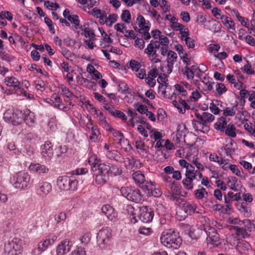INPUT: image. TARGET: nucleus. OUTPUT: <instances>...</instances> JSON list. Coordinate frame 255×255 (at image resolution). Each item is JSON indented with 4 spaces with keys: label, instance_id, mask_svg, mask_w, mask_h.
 <instances>
[{
    "label": "nucleus",
    "instance_id": "obj_49",
    "mask_svg": "<svg viewBox=\"0 0 255 255\" xmlns=\"http://www.w3.org/2000/svg\"><path fill=\"white\" fill-rule=\"evenodd\" d=\"M61 92L63 95L69 99H72L74 97V94L69 89L65 86H62L60 88Z\"/></svg>",
    "mask_w": 255,
    "mask_h": 255
},
{
    "label": "nucleus",
    "instance_id": "obj_63",
    "mask_svg": "<svg viewBox=\"0 0 255 255\" xmlns=\"http://www.w3.org/2000/svg\"><path fill=\"white\" fill-rule=\"evenodd\" d=\"M66 218V214L64 212H60L58 214L55 215V220L57 223H59L62 221H65Z\"/></svg>",
    "mask_w": 255,
    "mask_h": 255
},
{
    "label": "nucleus",
    "instance_id": "obj_53",
    "mask_svg": "<svg viewBox=\"0 0 255 255\" xmlns=\"http://www.w3.org/2000/svg\"><path fill=\"white\" fill-rule=\"evenodd\" d=\"M78 28L84 31V33H82V34H84L85 37H89L91 40H94L95 39V35L94 33L89 30V28H85L83 29L82 27H79Z\"/></svg>",
    "mask_w": 255,
    "mask_h": 255
},
{
    "label": "nucleus",
    "instance_id": "obj_59",
    "mask_svg": "<svg viewBox=\"0 0 255 255\" xmlns=\"http://www.w3.org/2000/svg\"><path fill=\"white\" fill-rule=\"evenodd\" d=\"M134 107L136 108V110L141 114H145L148 110L147 107L145 105H139L138 103L134 104Z\"/></svg>",
    "mask_w": 255,
    "mask_h": 255
},
{
    "label": "nucleus",
    "instance_id": "obj_46",
    "mask_svg": "<svg viewBox=\"0 0 255 255\" xmlns=\"http://www.w3.org/2000/svg\"><path fill=\"white\" fill-rule=\"evenodd\" d=\"M182 183L184 187L186 190H191L193 188V181L189 177H186V178L182 180Z\"/></svg>",
    "mask_w": 255,
    "mask_h": 255
},
{
    "label": "nucleus",
    "instance_id": "obj_45",
    "mask_svg": "<svg viewBox=\"0 0 255 255\" xmlns=\"http://www.w3.org/2000/svg\"><path fill=\"white\" fill-rule=\"evenodd\" d=\"M166 55L167 56V61L168 63H174L176 61L177 55L175 52L168 50Z\"/></svg>",
    "mask_w": 255,
    "mask_h": 255
},
{
    "label": "nucleus",
    "instance_id": "obj_25",
    "mask_svg": "<svg viewBox=\"0 0 255 255\" xmlns=\"http://www.w3.org/2000/svg\"><path fill=\"white\" fill-rule=\"evenodd\" d=\"M22 114V119H23L26 124L30 127L32 126L35 122L34 114L29 110L26 109Z\"/></svg>",
    "mask_w": 255,
    "mask_h": 255
},
{
    "label": "nucleus",
    "instance_id": "obj_29",
    "mask_svg": "<svg viewBox=\"0 0 255 255\" xmlns=\"http://www.w3.org/2000/svg\"><path fill=\"white\" fill-rule=\"evenodd\" d=\"M132 178L135 184L140 186L145 181L144 175L140 171H137L132 174Z\"/></svg>",
    "mask_w": 255,
    "mask_h": 255
},
{
    "label": "nucleus",
    "instance_id": "obj_23",
    "mask_svg": "<svg viewBox=\"0 0 255 255\" xmlns=\"http://www.w3.org/2000/svg\"><path fill=\"white\" fill-rule=\"evenodd\" d=\"M104 168L103 170L105 171V173H107L109 176H117L122 174V170L118 166L112 165L111 166L105 163H101Z\"/></svg>",
    "mask_w": 255,
    "mask_h": 255
},
{
    "label": "nucleus",
    "instance_id": "obj_37",
    "mask_svg": "<svg viewBox=\"0 0 255 255\" xmlns=\"http://www.w3.org/2000/svg\"><path fill=\"white\" fill-rule=\"evenodd\" d=\"M234 231L237 236H241L243 238H247L250 236L247 231L244 227H235Z\"/></svg>",
    "mask_w": 255,
    "mask_h": 255
},
{
    "label": "nucleus",
    "instance_id": "obj_40",
    "mask_svg": "<svg viewBox=\"0 0 255 255\" xmlns=\"http://www.w3.org/2000/svg\"><path fill=\"white\" fill-rule=\"evenodd\" d=\"M194 193L196 198L199 200L202 199L205 195H208V192L206 189L203 187H201L200 188L195 190Z\"/></svg>",
    "mask_w": 255,
    "mask_h": 255
},
{
    "label": "nucleus",
    "instance_id": "obj_14",
    "mask_svg": "<svg viewBox=\"0 0 255 255\" xmlns=\"http://www.w3.org/2000/svg\"><path fill=\"white\" fill-rule=\"evenodd\" d=\"M236 145L235 141L232 139H230L228 142L221 147L220 149L218 150V153L221 156L225 157V154H223L224 152L226 156L231 157L232 154L235 152Z\"/></svg>",
    "mask_w": 255,
    "mask_h": 255
},
{
    "label": "nucleus",
    "instance_id": "obj_18",
    "mask_svg": "<svg viewBox=\"0 0 255 255\" xmlns=\"http://www.w3.org/2000/svg\"><path fill=\"white\" fill-rule=\"evenodd\" d=\"M57 239V236L54 234H50L46 237V239L38 244V250L39 252L45 251L49 246L53 245Z\"/></svg>",
    "mask_w": 255,
    "mask_h": 255
},
{
    "label": "nucleus",
    "instance_id": "obj_11",
    "mask_svg": "<svg viewBox=\"0 0 255 255\" xmlns=\"http://www.w3.org/2000/svg\"><path fill=\"white\" fill-rule=\"evenodd\" d=\"M205 231V238L207 243L214 246H218L221 244V242L220 236L217 230L213 227L207 226Z\"/></svg>",
    "mask_w": 255,
    "mask_h": 255
},
{
    "label": "nucleus",
    "instance_id": "obj_62",
    "mask_svg": "<svg viewBox=\"0 0 255 255\" xmlns=\"http://www.w3.org/2000/svg\"><path fill=\"white\" fill-rule=\"evenodd\" d=\"M71 255H86V254L84 248L77 247L76 249L72 252Z\"/></svg>",
    "mask_w": 255,
    "mask_h": 255
},
{
    "label": "nucleus",
    "instance_id": "obj_8",
    "mask_svg": "<svg viewBox=\"0 0 255 255\" xmlns=\"http://www.w3.org/2000/svg\"><path fill=\"white\" fill-rule=\"evenodd\" d=\"M104 168L102 164H95L91 167L93 176L95 177V182L97 184L103 185L109 179V175L103 170Z\"/></svg>",
    "mask_w": 255,
    "mask_h": 255
},
{
    "label": "nucleus",
    "instance_id": "obj_33",
    "mask_svg": "<svg viewBox=\"0 0 255 255\" xmlns=\"http://www.w3.org/2000/svg\"><path fill=\"white\" fill-rule=\"evenodd\" d=\"M125 165L127 169H131L133 168L137 162V165L139 163L138 160H136L133 157H127L124 160Z\"/></svg>",
    "mask_w": 255,
    "mask_h": 255
},
{
    "label": "nucleus",
    "instance_id": "obj_9",
    "mask_svg": "<svg viewBox=\"0 0 255 255\" xmlns=\"http://www.w3.org/2000/svg\"><path fill=\"white\" fill-rule=\"evenodd\" d=\"M22 247L19 240L14 238L4 244V251L8 255H17L20 254Z\"/></svg>",
    "mask_w": 255,
    "mask_h": 255
},
{
    "label": "nucleus",
    "instance_id": "obj_13",
    "mask_svg": "<svg viewBox=\"0 0 255 255\" xmlns=\"http://www.w3.org/2000/svg\"><path fill=\"white\" fill-rule=\"evenodd\" d=\"M51 191L52 185L47 181L39 182L36 187L37 194L41 197H46Z\"/></svg>",
    "mask_w": 255,
    "mask_h": 255
},
{
    "label": "nucleus",
    "instance_id": "obj_20",
    "mask_svg": "<svg viewBox=\"0 0 255 255\" xmlns=\"http://www.w3.org/2000/svg\"><path fill=\"white\" fill-rule=\"evenodd\" d=\"M101 210L110 221L113 222L117 221V213L112 206L108 204L105 205L102 207Z\"/></svg>",
    "mask_w": 255,
    "mask_h": 255
},
{
    "label": "nucleus",
    "instance_id": "obj_7",
    "mask_svg": "<svg viewBox=\"0 0 255 255\" xmlns=\"http://www.w3.org/2000/svg\"><path fill=\"white\" fill-rule=\"evenodd\" d=\"M23 114L18 110L8 109L3 114V119L6 123L13 126L20 125L22 121Z\"/></svg>",
    "mask_w": 255,
    "mask_h": 255
},
{
    "label": "nucleus",
    "instance_id": "obj_36",
    "mask_svg": "<svg viewBox=\"0 0 255 255\" xmlns=\"http://www.w3.org/2000/svg\"><path fill=\"white\" fill-rule=\"evenodd\" d=\"M136 23L139 28H144L146 26H150V23L149 21H146L144 17L139 15L136 18Z\"/></svg>",
    "mask_w": 255,
    "mask_h": 255
},
{
    "label": "nucleus",
    "instance_id": "obj_56",
    "mask_svg": "<svg viewBox=\"0 0 255 255\" xmlns=\"http://www.w3.org/2000/svg\"><path fill=\"white\" fill-rule=\"evenodd\" d=\"M68 20L71 23H73L75 24V27L76 29L79 27L80 25V20L78 15L72 14L70 16H68Z\"/></svg>",
    "mask_w": 255,
    "mask_h": 255
},
{
    "label": "nucleus",
    "instance_id": "obj_57",
    "mask_svg": "<svg viewBox=\"0 0 255 255\" xmlns=\"http://www.w3.org/2000/svg\"><path fill=\"white\" fill-rule=\"evenodd\" d=\"M48 126L52 131H55L57 129V121L55 117L49 119Z\"/></svg>",
    "mask_w": 255,
    "mask_h": 255
},
{
    "label": "nucleus",
    "instance_id": "obj_41",
    "mask_svg": "<svg viewBox=\"0 0 255 255\" xmlns=\"http://www.w3.org/2000/svg\"><path fill=\"white\" fill-rule=\"evenodd\" d=\"M108 130L112 132L113 133V135L115 137H118L119 138L118 140V143H119V144H121L122 143V141L123 140H125V138H124V135L123 134L118 131V130H115L114 128H112L111 127L108 129Z\"/></svg>",
    "mask_w": 255,
    "mask_h": 255
},
{
    "label": "nucleus",
    "instance_id": "obj_10",
    "mask_svg": "<svg viewBox=\"0 0 255 255\" xmlns=\"http://www.w3.org/2000/svg\"><path fill=\"white\" fill-rule=\"evenodd\" d=\"M112 237V230L109 227L102 228L97 234V240L100 247L104 248L109 244Z\"/></svg>",
    "mask_w": 255,
    "mask_h": 255
},
{
    "label": "nucleus",
    "instance_id": "obj_39",
    "mask_svg": "<svg viewBox=\"0 0 255 255\" xmlns=\"http://www.w3.org/2000/svg\"><path fill=\"white\" fill-rule=\"evenodd\" d=\"M238 107V102L232 108H226L223 110V114L225 116H234L236 114V110Z\"/></svg>",
    "mask_w": 255,
    "mask_h": 255
},
{
    "label": "nucleus",
    "instance_id": "obj_28",
    "mask_svg": "<svg viewBox=\"0 0 255 255\" xmlns=\"http://www.w3.org/2000/svg\"><path fill=\"white\" fill-rule=\"evenodd\" d=\"M155 184V182H152L150 180H146L143 184H141L142 186H141V188L145 194L148 196H150V193H151L153 190V187Z\"/></svg>",
    "mask_w": 255,
    "mask_h": 255
},
{
    "label": "nucleus",
    "instance_id": "obj_4",
    "mask_svg": "<svg viewBox=\"0 0 255 255\" xmlns=\"http://www.w3.org/2000/svg\"><path fill=\"white\" fill-rule=\"evenodd\" d=\"M157 43L153 44L152 40L144 50V53L147 55L149 60L154 64L160 62L163 56L162 55H160L158 53H160V48L157 47Z\"/></svg>",
    "mask_w": 255,
    "mask_h": 255
},
{
    "label": "nucleus",
    "instance_id": "obj_19",
    "mask_svg": "<svg viewBox=\"0 0 255 255\" xmlns=\"http://www.w3.org/2000/svg\"><path fill=\"white\" fill-rule=\"evenodd\" d=\"M72 243L67 239L62 241L57 247L56 255H64L69 252L72 247Z\"/></svg>",
    "mask_w": 255,
    "mask_h": 255
},
{
    "label": "nucleus",
    "instance_id": "obj_22",
    "mask_svg": "<svg viewBox=\"0 0 255 255\" xmlns=\"http://www.w3.org/2000/svg\"><path fill=\"white\" fill-rule=\"evenodd\" d=\"M4 82L7 86L13 88L12 93H16L18 92V89H19L20 83L14 77H6L5 78Z\"/></svg>",
    "mask_w": 255,
    "mask_h": 255
},
{
    "label": "nucleus",
    "instance_id": "obj_54",
    "mask_svg": "<svg viewBox=\"0 0 255 255\" xmlns=\"http://www.w3.org/2000/svg\"><path fill=\"white\" fill-rule=\"evenodd\" d=\"M91 238V233L86 232L84 233L83 236L80 238L81 243L84 245H87L90 242Z\"/></svg>",
    "mask_w": 255,
    "mask_h": 255
},
{
    "label": "nucleus",
    "instance_id": "obj_2",
    "mask_svg": "<svg viewBox=\"0 0 255 255\" xmlns=\"http://www.w3.org/2000/svg\"><path fill=\"white\" fill-rule=\"evenodd\" d=\"M195 116L198 121L194 122V128H196L197 130L204 133L207 132L209 130V127L207 126V123L213 121L215 119V117L211 114L207 112H203L202 115L198 113H195Z\"/></svg>",
    "mask_w": 255,
    "mask_h": 255
},
{
    "label": "nucleus",
    "instance_id": "obj_52",
    "mask_svg": "<svg viewBox=\"0 0 255 255\" xmlns=\"http://www.w3.org/2000/svg\"><path fill=\"white\" fill-rule=\"evenodd\" d=\"M233 12L234 13V14H235L236 17H237V18L238 19V20L239 21H240L241 24L243 26L248 28L249 26V23L248 22L245 21V17L241 16L240 15L239 12L238 11H236V10H234L233 11Z\"/></svg>",
    "mask_w": 255,
    "mask_h": 255
},
{
    "label": "nucleus",
    "instance_id": "obj_5",
    "mask_svg": "<svg viewBox=\"0 0 255 255\" xmlns=\"http://www.w3.org/2000/svg\"><path fill=\"white\" fill-rule=\"evenodd\" d=\"M122 196L128 200L135 203H140L142 200L141 193L138 189L133 187H122L120 190Z\"/></svg>",
    "mask_w": 255,
    "mask_h": 255
},
{
    "label": "nucleus",
    "instance_id": "obj_15",
    "mask_svg": "<svg viewBox=\"0 0 255 255\" xmlns=\"http://www.w3.org/2000/svg\"><path fill=\"white\" fill-rule=\"evenodd\" d=\"M206 227L204 225H202L200 228L196 229L190 227L188 233L189 237L192 240H198L201 238H205L206 236Z\"/></svg>",
    "mask_w": 255,
    "mask_h": 255
},
{
    "label": "nucleus",
    "instance_id": "obj_27",
    "mask_svg": "<svg viewBox=\"0 0 255 255\" xmlns=\"http://www.w3.org/2000/svg\"><path fill=\"white\" fill-rule=\"evenodd\" d=\"M30 170L39 173H47L49 169L45 165L39 163H31L29 166Z\"/></svg>",
    "mask_w": 255,
    "mask_h": 255
},
{
    "label": "nucleus",
    "instance_id": "obj_44",
    "mask_svg": "<svg viewBox=\"0 0 255 255\" xmlns=\"http://www.w3.org/2000/svg\"><path fill=\"white\" fill-rule=\"evenodd\" d=\"M219 103H220L218 102V100H213L212 103L210 104V110L211 112L215 115H217L219 113L220 110L217 107Z\"/></svg>",
    "mask_w": 255,
    "mask_h": 255
},
{
    "label": "nucleus",
    "instance_id": "obj_32",
    "mask_svg": "<svg viewBox=\"0 0 255 255\" xmlns=\"http://www.w3.org/2000/svg\"><path fill=\"white\" fill-rule=\"evenodd\" d=\"M236 128L235 126L232 123L229 124L224 130L225 134L228 136L231 137H235L236 136Z\"/></svg>",
    "mask_w": 255,
    "mask_h": 255
},
{
    "label": "nucleus",
    "instance_id": "obj_12",
    "mask_svg": "<svg viewBox=\"0 0 255 255\" xmlns=\"http://www.w3.org/2000/svg\"><path fill=\"white\" fill-rule=\"evenodd\" d=\"M154 213L153 210L146 206H142L139 209V215L137 218L143 223H148L150 222L153 218Z\"/></svg>",
    "mask_w": 255,
    "mask_h": 255
},
{
    "label": "nucleus",
    "instance_id": "obj_64",
    "mask_svg": "<svg viewBox=\"0 0 255 255\" xmlns=\"http://www.w3.org/2000/svg\"><path fill=\"white\" fill-rule=\"evenodd\" d=\"M135 46L139 49H142L144 47L145 42L143 39L137 37L135 38Z\"/></svg>",
    "mask_w": 255,
    "mask_h": 255
},
{
    "label": "nucleus",
    "instance_id": "obj_48",
    "mask_svg": "<svg viewBox=\"0 0 255 255\" xmlns=\"http://www.w3.org/2000/svg\"><path fill=\"white\" fill-rule=\"evenodd\" d=\"M215 87L216 91L220 96L225 93L227 90L226 86L223 83H216Z\"/></svg>",
    "mask_w": 255,
    "mask_h": 255
},
{
    "label": "nucleus",
    "instance_id": "obj_47",
    "mask_svg": "<svg viewBox=\"0 0 255 255\" xmlns=\"http://www.w3.org/2000/svg\"><path fill=\"white\" fill-rule=\"evenodd\" d=\"M91 131V135L89 137V139L92 141L95 142L98 140V137L100 135L99 129L95 128Z\"/></svg>",
    "mask_w": 255,
    "mask_h": 255
},
{
    "label": "nucleus",
    "instance_id": "obj_50",
    "mask_svg": "<svg viewBox=\"0 0 255 255\" xmlns=\"http://www.w3.org/2000/svg\"><path fill=\"white\" fill-rule=\"evenodd\" d=\"M122 21L129 23L131 19V15L128 10H125L123 11L121 16Z\"/></svg>",
    "mask_w": 255,
    "mask_h": 255
},
{
    "label": "nucleus",
    "instance_id": "obj_26",
    "mask_svg": "<svg viewBox=\"0 0 255 255\" xmlns=\"http://www.w3.org/2000/svg\"><path fill=\"white\" fill-rule=\"evenodd\" d=\"M6 152L11 155L17 157L20 155L21 151L16 146L13 142H9L6 146Z\"/></svg>",
    "mask_w": 255,
    "mask_h": 255
},
{
    "label": "nucleus",
    "instance_id": "obj_30",
    "mask_svg": "<svg viewBox=\"0 0 255 255\" xmlns=\"http://www.w3.org/2000/svg\"><path fill=\"white\" fill-rule=\"evenodd\" d=\"M227 126V123L226 119L224 117L220 118L214 125L215 128L222 132L224 131Z\"/></svg>",
    "mask_w": 255,
    "mask_h": 255
},
{
    "label": "nucleus",
    "instance_id": "obj_35",
    "mask_svg": "<svg viewBox=\"0 0 255 255\" xmlns=\"http://www.w3.org/2000/svg\"><path fill=\"white\" fill-rule=\"evenodd\" d=\"M97 118H98L99 124L104 128H105L106 130H108V129L110 127V126L106 120L102 112H100L99 114H97Z\"/></svg>",
    "mask_w": 255,
    "mask_h": 255
},
{
    "label": "nucleus",
    "instance_id": "obj_16",
    "mask_svg": "<svg viewBox=\"0 0 255 255\" xmlns=\"http://www.w3.org/2000/svg\"><path fill=\"white\" fill-rule=\"evenodd\" d=\"M153 44H155L156 43H158L157 46L160 48V54L163 56H165L168 52L169 44L168 38L164 35H161L159 39V41L153 40Z\"/></svg>",
    "mask_w": 255,
    "mask_h": 255
},
{
    "label": "nucleus",
    "instance_id": "obj_17",
    "mask_svg": "<svg viewBox=\"0 0 255 255\" xmlns=\"http://www.w3.org/2000/svg\"><path fill=\"white\" fill-rule=\"evenodd\" d=\"M41 155L46 159L50 160L53 156V145L50 141H46L41 146Z\"/></svg>",
    "mask_w": 255,
    "mask_h": 255
},
{
    "label": "nucleus",
    "instance_id": "obj_58",
    "mask_svg": "<svg viewBox=\"0 0 255 255\" xmlns=\"http://www.w3.org/2000/svg\"><path fill=\"white\" fill-rule=\"evenodd\" d=\"M183 74L184 76H186L188 80H192L194 76V71L190 70L188 66L185 67Z\"/></svg>",
    "mask_w": 255,
    "mask_h": 255
},
{
    "label": "nucleus",
    "instance_id": "obj_31",
    "mask_svg": "<svg viewBox=\"0 0 255 255\" xmlns=\"http://www.w3.org/2000/svg\"><path fill=\"white\" fill-rule=\"evenodd\" d=\"M106 156L109 159H113L119 162H121L123 159L121 154L116 150H108L106 153Z\"/></svg>",
    "mask_w": 255,
    "mask_h": 255
},
{
    "label": "nucleus",
    "instance_id": "obj_43",
    "mask_svg": "<svg viewBox=\"0 0 255 255\" xmlns=\"http://www.w3.org/2000/svg\"><path fill=\"white\" fill-rule=\"evenodd\" d=\"M117 15L116 14H111L108 17L105 15L104 18H105V22L107 25L112 26L117 20Z\"/></svg>",
    "mask_w": 255,
    "mask_h": 255
},
{
    "label": "nucleus",
    "instance_id": "obj_6",
    "mask_svg": "<svg viewBox=\"0 0 255 255\" xmlns=\"http://www.w3.org/2000/svg\"><path fill=\"white\" fill-rule=\"evenodd\" d=\"M57 185L61 190L74 191L77 188L78 181L73 177L62 176L58 178Z\"/></svg>",
    "mask_w": 255,
    "mask_h": 255
},
{
    "label": "nucleus",
    "instance_id": "obj_34",
    "mask_svg": "<svg viewBox=\"0 0 255 255\" xmlns=\"http://www.w3.org/2000/svg\"><path fill=\"white\" fill-rule=\"evenodd\" d=\"M244 225V228L249 232H253L255 230V224L253 222L250 220L246 219L242 221V225Z\"/></svg>",
    "mask_w": 255,
    "mask_h": 255
},
{
    "label": "nucleus",
    "instance_id": "obj_38",
    "mask_svg": "<svg viewBox=\"0 0 255 255\" xmlns=\"http://www.w3.org/2000/svg\"><path fill=\"white\" fill-rule=\"evenodd\" d=\"M150 26H146L144 28H139L138 32L141 34L142 39L148 40L151 38L150 34L149 33Z\"/></svg>",
    "mask_w": 255,
    "mask_h": 255
},
{
    "label": "nucleus",
    "instance_id": "obj_55",
    "mask_svg": "<svg viewBox=\"0 0 255 255\" xmlns=\"http://www.w3.org/2000/svg\"><path fill=\"white\" fill-rule=\"evenodd\" d=\"M174 87L175 90L182 96L186 97L188 95V92L182 86L179 84H176Z\"/></svg>",
    "mask_w": 255,
    "mask_h": 255
},
{
    "label": "nucleus",
    "instance_id": "obj_60",
    "mask_svg": "<svg viewBox=\"0 0 255 255\" xmlns=\"http://www.w3.org/2000/svg\"><path fill=\"white\" fill-rule=\"evenodd\" d=\"M34 148L29 145H26L24 147L23 152L28 156L31 157L34 155Z\"/></svg>",
    "mask_w": 255,
    "mask_h": 255
},
{
    "label": "nucleus",
    "instance_id": "obj_3",
    "mask_svg": "<svg viewBox=\"0 0 255 255\" xmlns=\"http://www.w3.org/2000/svg\"><path fill=\"white\" fill-rule=\"evenodd\" d=\"M30 176L27 172L19 171L10 178V182L16 189H26L30 184Z\"/></svg>",
    "mask_w": 255,
    "mask_h": 255
},
{
    "label": "nucleus",
    "instance_id": "obj_1",
    "mask_svg": "<svg viewBox=\"0 0 255 255\" xmlns=\"http://www.w3.org/2000/svg\"><path fill=\"white\" fill-rule=\"evenodd\" d=\"M160 240L164 246L174 250L178 249L182 242L179 233L171 229L163 232Z\"/></svg>",
    "mask_w": 255,
    "mask_h": 255
},
{
    "label": "nucleus",
    "instance_id": "obj_61",
    "mask_svg": "<svg viewBox=\"0 0 255 255\" xmlns=\"http://www.w3.org/2000/svg\"><path fill=\"white\" fill-rule=\"evenodd\" d=\"M209 159L211 161H214L218 162L220 166L223 164V160L221 158L216 154H210L209 157Z\"/></svg>",
    "mask_w": 255,
    "mask_h": 255
},
{
    "label": "nucleus",
    "instance_id": "obj_21",
    "mask_svg": "<svg viewBox=\"0 0 255 255\" xmlns=\"http://www.w3.org/2000/svg\"><path fill=\"white\" fill-rule=\"evenodd\" d=\"M185 176L190 178L192 181L198 182L202 177V174L200 171L195 170L194 166H190L188 171H186Z\"/></svg>",
    "mask_w": 255,
    "mask_h": 255
},
{
    "label": "nucleus",
    "instance_id": "obj_24",
    "mask_svg": "<svg viewBox=\"0 0 255 255\" xmlns=\"http://www.w3.org/2000/svg\"><path fill=\"white\" fill-rule=\"evenodd\" d=\"M184 212L189 215H191L196 213V210L197 209V205L194 204H190L189 202H187L184 199L183 200V203L179 206Z\"/></svg>",
    "mask_w": 255,
    "mask_h": 255
},
{
    "label": "nucleus",
    "instance_id": "obj_51",
    "mask_svg": "<svg viewBox=\"0 0 255 255\" xmlns=\"http://www.w3.org/2000/svg\"><path fill=\"white\" fill-rule=\"evenodd\" d=\"M119 91L121 90L123 94H130L129 88L128 87V85L124 82H121L119 84Z\"/></svg>",
    "mask_w": 255,
    "mask_h": 255
},
{
    "label": "nucleus",
    "instance_id": "obj_42",
    "mask_svg": "<svg viewBox=\"0 0 255 255\" xmlns=\"http://www.w3.org/2000/svg\"><path fill=\"white\" fill-rule=\"evenodd\" d=\"M169 199L174 202L175 204L178 206H181V204L183 203L184 200L180 197L179 194L174 193H172Z\"/></svg>",
    "mask_w": 255,
    "mask_h": 255
}]
</instances>
